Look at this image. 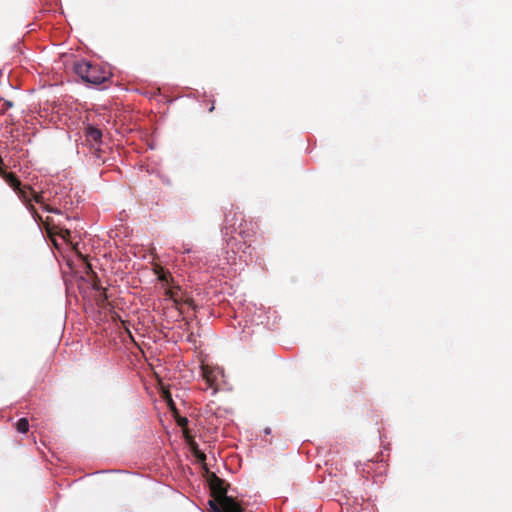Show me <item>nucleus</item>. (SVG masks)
<instances>
[{
	"instance_id": "nucleus-19",
	"label": "nucleus",
	"mask_w": 512,
	"mask_h": 512,
	"mask_svg": "<svg viewBox=\"0 0 512 512\" xmlns=\"http://www.w3.org/2000/svg\"><path fill=\"white\" fill-rule=\"evenodd\" d=\"M244 224L246 225V222H244V223H242V222H241V223H240V225H239V227H238V229H239V234H240L243 238L245 237V236H244V234H245V230L243 229V225H244Z\"/></svg>"
},
{
	"instance_id": "nucleus-11",
	"label": "nucleus",
	"mask_w": 512,
	"mask_h": 512,
	"mask_svg": "<svg viewBox=\"0 0 512 512\" xmlns=\"http://www.w3.org/2000/svg\"><path fill=\"white\" fill-rule=\"evenodd\" d=\"M29 191L31 192V200H34L36 203L41 204L44 208V197L42 193L35 192L31 187H29Z\"/></svg>"
},
{
	"instance_id": "nucleus-24",
	"label": "nucleus",
	"mask_w": 512,
	"mask_h": 512,
	"mask_svg": "<svg viewBox=\"0 0 512 512\" xmlns=\"http://www.w3.org/2000/svg\"><path fill=\"white\" fill-rule=\"evenodd\" d=\"M225 222H226V224H228L229 222H231V220L228 218V216H227V215H226V217H225Z\"/></svg>"
},
{
	"instance_id": "nucleus-10",
	"label": "nucleus",
	"mask_w": 512,
	"mask_h": 512,
	"mask_svg": "<svg viewBox=\"0 0 512 512\" xmlns=\"http://www.w3.org/2000/svg\"><path fill=\"white\" fill-rule=\"evenodd\" d=\"M155 273L158 275L159 280L163 282H168V279L171 278V274L165 271L161 266L155 268Z\"/></svg>"
},
{
	"instance_id": "nucleus-7",
	"label": "nucleus",
	"mask_w": 512,
	"mask_h": 512,
	"mask_svg": "<svg viewBox=\"0 0 512 512\" xmlns=\"http://www.w3.org/2000/svg\"><path fill=\"white\" fill-rule=\"evenodd\" d=\"M185 294L181 291L180 287L174 288V293H171V300L174 303L175 308L180 312V314L184 313L182 309V300Z\"/></svg>"
},
{
	"instance_id": "nucleus-2",
	"label": "nucleus",
	"mask_w": 512,
	"mask_h": 512,
	"mask_svg": "<svg viewBox=\"0 0 512 512\" xmlns=\"http://www.w3.org/2000/svg\"><path fill=\"white\" fill-rule=\"evenodd\" d=\"M74 72L85 82L99 85L109 80L111 73L100 65L81 60L73 65Z\"/></svg>"
},
{
	"instance_id": "nucleus-3",
	"label": "nucleus",
	"mask_w": 512,
	"mask_h": 512,
	"mask_svg": "<svg viewBox=\"0 0 512 512\" xmlns=\"http://www.w3.org/2000/svg\"><path fill=\"white\" fill-rule=\"evenodd\" d=\"M85 140L88 142L92 148L95 149V152H100L98 146L102 140V131L94 126H87L84 132Z\"/></svg>"
},
{
	"instance_id": "nucleus-26",
	"label": "nucleus",
	"mask_w": 512,
	"mask_h": 512,
	"mask_svg": "<svg viewBox=\"0 0 512 512\" xmlns=\"http://www.w3.org/2000/svg\"><path fill=\"white\" fill-rule=\"evenodd\" d=\"M240 512H244V508L241 506V511Z\"/></svg>"
},
{
	"instance_id": "nucleus-6",
	"label": "nucleus",
	"mask_w": 512,
	"mask_h": 512,
	"mask_svg": "<svg viewBox=\"0 0 512 512\" xmlns=\"http://www.w3.org/2000/svg\"><path fill=\"white\" fill-rule=\"evenodd\" d=\"M0 176L5 180V182L13 188V190H20V186H22L21 181L17 178V176L12 172H7L5 169L0 171Z\"/></svg>"
},
{
	"instance_id": "nucleus-8",
	"label": "nucleus",
	"mask_w": 512,
	"mask_h": 512,
	"mask_svg": "<svg viewBox=\"0 0 512 512\" xmlns=\"http://www.w3.org/2000/svg\"><path fill=\"white\" fill-rule=\"evenodd\" d=\"M93 286V289L94 290H97V291H101L100 295H99V302L100 303H103L107 300V295H106V291L105 289L102 288V286L100 285V280L98 278H96L92 284Z\"/></svg>"
},
{
	"instance_id": "nucleus-13",
	"label": "nucleus",
	"mask_w": 512,
	"mask_h": 512,
	"mask_svg": "<svg viewBox=\"0 0 512 512\" xmlns=\"http://www.w3.org/2000/svg\"><path fill=\"white\" fill-rule=\"evenodd\" d=\"M184 306H187V307H189L191 309H195V303H194L193 298L188 297V296H184L183 300H182V309L183 310H184Z\"/></svg>"
},
{
	"instance_id": "nucleus-1",
	"label": "nucleus",
	"mask_w": 512,
	"mask_h": 512,
	"mask_svg": "<svg viewBox=\"0 0 512 512\" xmlns=\"http://www.w3.org/2000/svg\"><path fill=\"white\" fill-rule=\"evenodd\" d=\"M212 499L208 501L210 512H240L241 504L227 495L225 481L215 474L209 479Z\"/></svg>"
},
{
	"instance_id": "nucleus-25",
	"label": "nucleus",
	"mask_w": 512,
	"mask_h": 512,
	"mask_svg": "<svg viewBox=\"0 0 512 512\" xmlns=\"http://www.w3.org/2000/svg\"><path fill=\"white\" fill-rule=\"evenodd\" d=\"M214 110V106L212 105L211 108L209 109L210 112H212Z\"/></svg>"
},
{
	"instance_id": "nucleus-9",
	"label": "nucleus",
	"mask_w": 512,
	"mask_h": 512,
	"mask_svg": "<svg viewBox=\"0 0 512 512\" xmlns=\"http://www.w3.org/2000/svg\"><path fill=\"white\" fill-rule=\"evenodd\" d=\"M16 429L19 433H26L29 430V421L27 418H21L16 423Z\"/></svg>"
},
{
	"instance_id": "nucleus-12",
	"label": "nucleus",
	"mask_w": 512,
	"mask_h": 512,
	"mask_svg": "<svg viewBox=\"0 0 512 512\" xmlns=\"http://www.w3.org/2000/svg\"><path fill=\"white\" fill-rule=\"evenodd\" d=\"M163 398L167 402V405H168L169 409L172 412L177 413L176 405H175V403H174V401H173V399L171 397V394L168 391H164Z\"/></svg>"
},
{
	"instance_id": "nucleus-5",
	"label": "nucleus",
	"mask_w": 512,
	"mask_h": 512,
	"mask_svg": "<svg viewBox=\"0 0 512 512\" xmlns=\"http://www.w3.org/2000/svg\"><path fill=\"white\" fill-rule=\"evenodd\" d=\"M30 186H20V190H15L19 198L26 204L29 211L32 213L35 219L42 220L41 216L37 213L35 207L31 204V192L29 191Z\"/></svg>"
},
{
	"instance_id": "nucleus-14",
	"label": "nucleus",
	"mask_w": 512,
	"mask_h": 512,
	"mask_svg": "<svg viewBox=\"0 0 512 512\" xmlns=\"http://www.w3.org/2000/svg\"><path fill=\"white\" fill-rule=\"evenodd\" d=\"M177 424H178L180 427H182V428H183L184 433L186 434V430H185V428H186V426L188 425V419H187L186 417H181V416H179V417H177Z\"/></svg>"
},
{
	"instance_id": "nucleus-4",
	"label": "nucleus",
	"mask_w": 512,
	"mask_h": 512,
	"mask_svg": "<svg viewBox=\"0 0 512 512\" xmlns=\"http://www.w3.org/2000/svg\"><path fill=\"white\" fill-rule=\"evenodd\" d=\"M202 377L206 381L209 388L213 389V393L217 392V379L220 371L216 368L208 365H202L201 367Z\"/></svg>"
},
{
	"instance_id": "nucleus-15",
	"label": "nucleus",
	"mask_w": 512,
	"mask_h": 512,
	"mask_svg": "<svg viewBox=\"0 0 512 512\" xmlns=\"http://www.w3.org/2000/svg\"><path fill=\"white\" fill-rule=\"evenodd\" d=\"M43 209L51 213H60L59 209L50 207L49 205H44Z\"/></svg>"
},
{
	"instance_id": "nucleus-16",
	"label": "nucleus",
	"mask_w": 512,
	"mask_h": 512,
	"mask_svg": "<svg viewBox=\"0 0 512 512\" xmlns=\"http://www.w3.org/2000/svg\"><path fill=\"white\" fill-rule=\"evenodd\" d=\"M60 236L63 238V239H67V237L70 236V231L68 229H61L60 231Z\"/></svg>"
},
{
	"instance_id": "nucleus-22",
	"label": "nucleus",
	"mask_w": 512,
	"mask_h": 512,
	"mask_svg": "<svg viewBox=\"0 0 512 512\" xmlns=\"http://www.w3.org/2000/svg\"><path fill=\"white\" fill-rule=\"evenodd\" d=\"M227 241V245H231L232 244V241H233V237L229 238L226 240Z\"/></svg>"
},
{
	"instance_id": "nucleus-23",
	"label": "nucleus",
	"mask_w": 512,
	"mask_h": 512,
	"mask_svg": "<svg viewBox=\"0 0 512 512\" xmlns=\"http://www.w3.org/2000/svg\"><path fill=\"white\" fill-rule=\"evenodd\" d=\"M223 231H224L225 235H227V234H228V227H227V226H225V227L223 228Z\"/></svg>"
},
{
	"instance_id": "nucleus-21",
	"label": "nucleus",
	"mask_w": 512,
	"mask_h": 512,
	"mask_svg": "<svg viewBox=\"0 0 512 512\" xmlns=\"http://www.w3.org/2000/svg\"><path fill=\"white\" fill-rule=\"evenodd\" d=\"M3 165H4V163H3V159H2V157L0 156V171H1V170H4Z\"/></svg>"
},
{
	"instance_id": "nucleus-20",
	"label": "nucleus",
	"mask_w": 512,
	"mask_h": 512,
	"mask_svg": "<svg viewBox=\"0 0 512 512\" xmlns=\"http://www.w3.org/2000/svg\"><path fill=\"white\" fill-rule=\"evenodd\" d=\"M171 293H174V288H170V289H167V290L165 291V295H166L169 299H171Z\"/></svg>"
},
{
	"instance_id": "nucleus-18",
	"label": "nucleus",
	"mask_w": 512,
	"mask_h": 512,
	"mask_svg": "<svg viewBox=\"0 0 512 512\" xmlns=\"http://www.w3.org/2000/svg\"><path fill=\"white\" fill-rule=\"evenodd\" d=\"M196 457L201 462L206 460V455L203 452H196Z\"/></svg>"
},
{
	"instance_id": "nucleus-17",
	"label": "nucleus",
	"mask_w": 512,
	"mask_h": 512,
	"mask_svg": "<svg viewBox=\"0 0 512 512\" xmlns=\"http://www.w3.org/2000/svg\"><path fill=\"white\" fill-rule=\"evenodd\" d=\"M13 106V103L11 101H8L6 100L4 103H3V109H2V112H4L5 110L11 108Z\"/></svg>"
}]
</instances>
